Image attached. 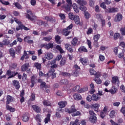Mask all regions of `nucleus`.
Instances as JSON below:
<instances>
[{
    "mask_svg": "<svg viewBox=\"0 0 125 125\" xmlns=\"http://www.w3.org/2000/svg\"><path fill=\"white\" fill-rule=\"evenodd\" d=\"M31 40V37L30 36H26L24 38V42H27V43H34V41L33 40Z\"/></svg>",
    "mask_w": 125,
    "mask_h": 125,
    "instance_id": "13",
    "label": "nucleus"
},
{
    "mask_svg": "<svg viewBox=\"0 0 125 125\" xmlns=\"http://www.w3.org/2000/svg\"><path fill=\"white\" fill-rule=\"evenodd\" d=\"M40 86L42 88H46V87H47V86H46V83L45 82H42Z\"/></svg>",
    "mask_w": 125,
    "mask_h": 125,
    "instance_id": "50",
    "label": "nucleus"
},
{
    "mask_svg": "<svg viewBox=\"0 0 125 125\" xmlns=\"http://www.w3.org/2000/svg\"><path fill=\"white\" fill-rule=\"evenodd\" d=\"M88 90V88L87 87H85L83 88H81L79 90V93H83V92H85V91H87Z\"/></svg>",
    "mask_w": 125,
    "mask_h": 125,
    "instance_id": "40",
    "label": "nucleus"
},
{
    "mask_svg": "<svg viewBox=\"0 0 125 125\" xmlns=\"http://www.w3.org/2000/svg\"><path fill=\"white\" fill-rule=\"evenodd\" d=\"M6 109L7 110H8L9 111H10V112H13L14 111H15V109L14 108H13L12 107L8 105V104H6Z\"/></svg>",
    "mask_w": 125,
    "mask_h": 125,
    "instance_id": "38",
    "label": "nucleus"
},
{
    "mask_svg": "<svg viewBox=\"0 0 125 125\" xmlns=\"http://www.w3.org/2000/svg\"><path fill=\"white\" fill-rule=\"evenodd\" d=\"M53 47V43H49L47 44V48L46 49H49V48H52Z\"/></svg>",
    "mask_w": 125,
    "mask_h": 125,
    "instance_id": "51",
    "label": "nucleus"
},
{
    "mask_svg": "<svg viewBox=\"0 0 125 125\" xmlns=\"http://www.w3.org/2000/svg\"><path fill=\"white\" fill-rule=\"evenodd\" d=\"M14 5L17 7L18 9H22V6L18 2L13 3Z\"/></svg>",
    "mask_w": 125,
    "mask_h": 125,
    "instance_id": "39",
    "label": "nucleus"
},
{
    "mask_svg": "<svg viewBox=\"0 0 125 125\" xmlns=\"http://www.w3.org/2000/svg\"><path fill=\"white\" fill-rule=\"evenodd\" d=\"M11 41L8 39H4L2 42V47H3V45H8L10 44Z\"/></svg>",
    "mask_w": 125,
    "mask_h": 125,
    "instance_id": "12",
    "label": "nucleus"
},
{
    "mask_svg": "<svg viewBox=\"0 0 125 125\" xmlns=\"http://www.w3.org/2000/svg\"><path fill=\"white\" fill-rule=\"evenodd\" d=\"M43 105L45 106H50L51 105V103L49 101H44L43 102Z\"/></svg>",
    "mask_w": 125,
    "mask_h": 125,
    "instance_id": "46",
    "label": "nucleus"
},
{
    "mask_svg": "<svg viewBox=\"0 0 125 125\" xmlns=\"http://www.w3.org/2000/svg\"><path fill=\"white\" fill-rule=\"evenodd\" d=\"M89 121L90 122V123H92V124H94L95 123H96L97 118L95 115L90 116L89 118Z\"/></svg>",
    "mask_w": 125,
    "mask_h": 125,
    "instance_id": "10",
    "label": "nucleus"
},
{
    "mask_svg": "<svg viewBox=\"0 0 125 125\" xmlns=\"http://www.w3.org/2000/svg\"><path fill=\"white\" fill-rule=\"evenodd\" d=\"M94 81L97 83L98 84H101L102 83V81L100 79V78H95Z\"/></svg>",
    "mask_w": 125,
    "mask_h": 125,
    "instance_id": "44",
    "label": "nucleus"
},
{
    "mask_svg": "<svg viewBox=\"0 0 125 125\" xmlns=\"http://www.w3.org/2000/svg\"><path fill=\"white\" fill-rule=\"evenodd\" d=\"M89 72L90 73L91 75H94V76L96 75V71H95L93 68H91L89 70Z\"/></svg>",
    "mask_w": 125,
    "mask_h": 125,
    "instance_id": "52",
    "label": "nucleus"
},
{
    "mask_svg": "<svg viewBox=\"0 0 125 125\" xmlns=\"http://www.w3.org/2000/svg\"><path fill=\"white\" fill-rule=\"evenodd\" d=\"M70 125H81V122H79V119H76L75 122H71Z\"/></svg>",
    "mask_w": 125,
    "mask_h": 125,
    "instance_id": "34",
    "label": "nucleus"
},
{
    "mask_svg": "<svg viewBox=\"0 0 125 125\" xmlns=\"http://www.w3.org/2000/svg\"><path fill=\"white\" fill-rule=\"evenodd\" d=\"M66 61L67 59L66 58H62L60 63V66H63V65H65V64H66Z\"/></svg>",
    "mask_w": 125,
    "mask_h": 125,
    "instance_id": "30",
    "label": "nucleus"
},
{
    "mask_svg": "<svg viewBox=\"0 0 125 125\" xmlns=\"http://www.w3.org/2000/svg\"><path fill=\"white\" fill-rule=\"evenodd\" d=\"M71 6L72 5L66 4L63 6V8H64L66 11H70Z\"/></svg>",
    "mask_w": 125,
    "mask_h": 125,
    "instance_id": "23",
    "label": "nucleus"
},
{
    "mask_svg": "<svg viewBox=\"0 0 125 125\" xmlns=\"http://www.w3.org/2000/svg\"><path fill=\"white\" fill-rule=\"evenodd\" d=\"M29 119H30V115L28 113H25L22 116V120L23 122H28Z\"/></svg>",
    "mask_w": 125,
    "mask_h": 125,
    "instance_id": "11",
    "label": "nucleus"
},
{
    "mask_svg": "<svg viewBox=\"0 0 125 125\" xmlns=\"http://www.w3.org/2000/svg\"><path fill=\"white\" fill-rule=\"evenodd\" d=\"M65 111L66 113H69V114L75 113L76 111L75 105H72L70 108H66Z\"/></svg>",
    "mask_w": 125,
    "mask_h": 125,
    "instance_id": "3",
    "label": "nucleus"
},
{
    "mask_svg": "<svg viewBox=\"0 0 125 125\" xmlns=\"http://www.w3.org/2000/svg\"><path fill=\"white\" fill-rule=\"evenodd\" d=\"M44 58H45V59H47V60H50V59H52V58H53V55L51 53H47L45 54Z\"/></svg>",
    "mask_w": 125,
    "mask_h": 125,
    "instance_id": "16",
    "label": "nucleus"
},
{
    "mask_svg": "<svg viewBox=\"0 0 125 125\" xmlns=\"http://www.w3.org/2000/svg\"><path fill=\"white\" fill-rule=\"evenodd\" d=\"M120 34L119 33H115L114 35V40H118V39H119V38L120 37Z\"/></svg>",
    "mask_w": 125,
    "mask_h": 125,
    "instance_id": "57",
    "label": "nucleus"
},
{
    "mask_svg": "<svg viewBox=\"0 0 125 125\" xmlns=\"http://www.w3.org/2000/svg\"><path fill=\"white\" fill-rule=\"evenodd\" d=\"M79 115H81V112L80 111H77V110L72 114V117H76V116H79Z\"/></svg>",
    "mask_w": 125,
    "mask_h": 125,
    "instance_id": "47",
    "label": "nucleus"
},
{
    "mask_svg": "<svg viewBox=\"0 0 125 125\" xmlns=\"http://www.w3.org/2000/svg\"><path fill=\"white\" fill-rule=\"evenodd\" d=\"M89 4L90 6L93 7L94 6V1L93 0H90L89 1Z\"/></svg>",
    "mask_w": 125,
    "mask_h": 125,
    "instance_id": "56",
    "label": "nucleus"
},
{
    "mask_svg": "<svg viewBox=\"0 0 125 125\" xmlns=\"http://www.w3.org/2000/svg\"><path fill=\"white\" fill-rule=\"evenodd\" d=\"M76 16V15H74L73 13H69L68 14L69 18V19H71V20H73Z\"/></svg>",
    "mask_w": 125,
    "mask_h": 125,
    "instance_id": "43",
    "label": "nucleus"
},
{
    "mask_svg": "<svg viewBox=\"0 0 125 125\" xmlns=\"http://www.w3.org/2000/svg\"><path fill=\"white\" fill-rule=\"evenodd\" d=\"M60 36L57 35L55 37V39L56 41L57 42V43H61V42H60Z\"/></svg>",
    "mask_w": 125,
    "mask_h": 125,
    "instance_id": "49",
    "label": "nucleus"
},
{
    "mask_svg": "<svg viewBox=\"0 0 125 125\" xmlns=\"http://www.w3.org/2000/svg\"><path fill=\"white\" fill-rule=\"evenodd\" d=\"M15 21L17 24H18V25H20V26H21V24H22V22H21L19 20L17 19V18L15 19Z\"/></svg>",
    "mask_w": 125,
    "mask_h": 125,
    "instance_id": "62",
    "label": "nucleus"
},
{
    "mask_svg": "<svg viewBox=\"0 0 125 125\" xmlns=\"http://www.w3.org/2000/svg\"><path fill=\"white\" fill-rule=\"evenodd\" d=\"M32 108L33 109L34 111L36 112V113H41V108L39 106L33 105H32Z\"/></svg>",
    "mask_w": 125,
    "mask_h": 125,
    "instance_id": "20",
    "label": "nucleus"
},
{
    "mask_svg": "<svg viewBox=\"0 0 125 125\" xmlns=\"http://www.w3.org/2000/svg\"><path fill=\"white\" fill-rule=\"evenodd\" d=\"M61 75L63 77H66V78H70L71 74L68 72H62Z\"/></svg>",
    "mask_w": 125,
    "mask_h": 125,
    "instance_id": "33",
    "label": "nucleus"
},
{
    "mask_svg": "<svg viewBox=\"0 0 125 125\" xmlns=\"http://www.w3.org/2000/svg\"><path fill=\"white\" fill-rule=\"evenodd\" d=\"M101 99V97L98 94H93L92 95V100L93 101H99Z\"/></svg>",
    "mask_w": 125,
    "mask_h": 125,
    "instance_id": "8",
    "label": "nucleus"
},
{
    "mask_svg": "<svg viewBox=\"0 0 125 125\" xmlns=\"http://www.w3.org/2000/svg\"><path fill=\"white\" fill-rule=\"evenodd\" d=\"M99 107H100V104H95L90 105V107L94 108V111L96 112H98V108Z\"/></svg>",
    "mask_w": 125,
    "mask_h": 125,
    "instance_id": "14",
    "label": "nucleus"
},
{
    "mask_svg": "<svg viewBox=\"0 0 125 125\" xmlns=\"http://www.w3.org/2000/svg\"><path fill=\"white\" fill-rule=\"evenodd\" d=\"M70 33H71V31L66 28L63 30V34L64 36H69V34H70Z\"/></svg>",
    "mask_w": 125,
    "mask_h": 125,
    "instance_id": "37",
    "label": "nucleus"
},
{
    "mask_svg": "<svg viewBox=\"0 0 125 125\" xmlns=\"http://www.w3.org/2000/svg\"><path fill=\"white\" fill-rule=\"evenodd\" d=\"M12 84L16 89H19L20 88V83H19V81L13 80Z\"/></svg>",
    "mask_w": 125,
    "mask_h": 125,
    "instance_id": "6",
    "label": "nucleus"
},
{
    "mask_svg": "<svg viewBox=\"0 0 125 125\" xmlns=\"http://www.w3.org/2000/svg\"><path fill=\"white\" fill-rule=\"evenodd\" d=\"M74 71L79 72V71H80V66H78V65L75 64L74 66Z\"/></svg>",
    "mask_w": 125,
    "mask_h": 125,
    "instance_id": "58",
    "label": "nucleus"
},
{
    "mask_svg": "<svg viewBox=\"0 0 125 125\" xmlns=\"http://www.w3.org/2000/svg\"><path fill=\"white\" fill-rule=\"evenodd\" d=\"M57 67V64H54L51 66V69L49 71V73H54L55 72V68Z\"/></svg>",
    "mask_w": 125,
    "mask_h": 125,
    "instance_id": "26",
    "label": "nucleus"
},
{
    "mask_svg": "<svg viewBox=\"0 0 125 125\" xmlns=\"http://www.w3.org/2000/svg\"><path fill=\"white\" fill-rule=\"evenodd\" d=\"M50 114H47L46 117L44 119L45 124H48V122H50Z\"/></svg>",
    "mask_w": 125,
    "mask_h": 125,
    "instance_id": "27",
    "label": "nucleus"
},
{
    "mask_svg": "<svg viewBox=\"0 0 125 125\" xmlns=\"http://www.w3.org/2000/svg\"><path fill=\"white\" fill-rule=\"evenodd\" d=\"M36 120L37 122H39L40 123H41V121H42V120H41V115H37L36 116Z\"/></svg>",
    "mask_w": 125,
    "mask_h": 125,
    "instance_id": "63",
    "label": "nucleus"
},
{
    "mask_svg": "<svg viewBox=\"0 0 125 125\" xmlns=\"http://www.w3.org/2000/svg\"><path fill=\"white\" fill-rule=\"evenodd\" d=\"M75 22V24L77 25H80V26H82L83 23L81 22V20H80V17L79 16H75L74 18L72 20Z\"/></svg>",
    "mask_w": 125,
    "mask_h": 125,
    "instance_id": "4",
    "label": "nucleus"
},
{
    "mask_svg": "<svg viewBox=\"0 0 125 125\" xmlns=\"http://www.w3.org/2000/svg\"><path fill=\"white\" fill-rule=\"evenodd\" d=\"M96 18L99 20H102V15L100 14H98L96 15Z\"/></svg>",
    "mask_w": 125,
    "mask_h": 125,
    "instance_id": "61",
    "label": "nucleus"
},
{
    "mask_svg": "<svg viewBox=\"0 0 125 125\" xmlns=\"http://www.w3.org/2000/svg\"><path fill=\"white\" fill-rule=\"evenodd\" d=\"M72 75L74 76V77H78L79 76V71L74 70L72 72Z\"/></svg>",
    "mask_w": 125,
    "mask_h": 125,
    "instance_id": "55",
    "label": "nucleus"
},
{
    "mask_svg": "<svg viewBox=\"0 0 125 125\" xmlns=\"http://www.w3.org/2000/svg\"><path fill=\"white\" fill-rule=\"evenodd\" d=\"M59 106H60V108H64L67 105V102L66 101H61L58 103Z\"/></svg>",
    "mask_w": 125,
    "mask_h": 125,
    "instance_id": "18",
    "label": "nucleus"
},
{
    "mask_svg": "<svg viewBox=\"0 0 125 125\" xmlns=\"http://www.w3.org/2000/svg\"><path fill=\"white\" fill-rule=\"evenodd\" d=\"M123 19V16L121 14H117L116 16V21L119 22Z\"/></svg>",
    "mask_w": 125,
    "mask_h": 125,
    "instance_id": "25",
    "label": "nucleus"
},
{
    "mask_svg": "<svg viewBox=\"0 0 125 125\" xmlns=\"http://www.w3.org/2000/svg\"><path fill=\"white\" fill-rule=\"evenodd\" d=\"M73 98L75 100H82L83 98L81 96V94L75 93L73 94Z\"/></svg>",
    "mask_w": 125,
    "mask_h": 125,
    "instance_id": "15",
    "label": "nucleus"
},
{
    "mask_svg": "<svg viewBox=\"0 0 125 125\" xmlns=\"http://www.w3.org/2000/svg\"><path fill=\"white\" fill-rule=\"evenodd\" d=\"M80 8L81 10H82V11H84V12H85L86 9H87L86 8V7L83 5L80 6Z\"/></svg>",
    "mask_w": 125,
    "mask_h": 125,
    "instance_id": "53",
    "label": "nucleus"
},
{
    "mask_svg": "<svg viewBox=\"0 0 125 125\" xmlns=\"http://www.w3.org/2000/svg\"><path fill=\"white\" fill-rule=\"evenodd\" d=\"M45 20H46V21H54V18L51 17V16H46L44 18Z\"/></svg>",
    "mask_w": 125,
    "mask_h": 125,
    "instance_id": "35",
    "label": "nucleus"
},
{
    "mask_svg": "<svg viewBox=\"0 0 125 125\" xmlns=\"http://www.w3.org/2000/svg\"><path fill=\"white\" fill-rule=\"evenodd\" d=\"M29 67H30V63L28 62L24 63L21 67L22 72L26 71L27 73H29V72L31 71V69L29 68Z\"/></svg>",
    "mask_w": 125,
    "mask_h": 125,
    "instance_id": "2",
    "label": "nucleus"
},
{
    "mask_svg": "<svg viewBox=\"0 0 125 125\" xmlns=\"http://www.w3.org/2000/svg\"><path fill=\"white\" fill-rule=\"evenodd\" d=\"M99 39H100V34H97L95 35L93 37V40L94 41V44L96 43L97 45H98V43H97V42H98V40H99Z\"/></svg>",
    "mask_w": 125,
    "mask_h": 125,
    "instance_id": "19",
    "label": "nucleus"
},
{
    "mask_svg": "<svg viewBox=\"0 0 125 125\" xmlns=\"http://www.w3.org/2000/svg\"><path fill=\"white\" fill-rule=\"evenodd\" d=\"M77 42L78 39L77 38L73 39V40L71 41V44L74 46L77 44Z\"/></svg>",
    "mask_w": 125,
    "mask_h": 125,
    "instance_id": "42",
    "label": "nucleus"
},
{
    "mask_svg": "<svg viewBox=\"0 0 125 125\" xmlns=\"http://www.w3.org/2000/svg\"><path fill=\"white\" fill-rule=\"evenodd\" d=\"M12 101H13V97L10 95L7 96L6 105H8L10 102H12Z\"/></svg>",
    "mask_w": 125,
    "mask_h": 125,
    "instance_id": "21",
    "label": "nucleus"
},
{
    "mask_svg": "<svg viewBox=\"0 0 125 125\" xmlns=\"http://www.w3.org/2000/svg\"><path fill=\"white\" fill-rule=\"evenodd\" d=\"M78 51L79 52H87V49L84 46H81L79 49Z\"/></svg>",
    "mask_w": 125,
    "mask_h": 125,
    "instance_id": "24",
    "label": "nucleus"
},
{
    "mask_svg": "<svg viewBox=\"0 0 125 125\" xmlns=\"http://www.w3.org/2000/svg\"><path fill=\"white\" fill-rule=\"evenodd\" d=\"M26 17L27 18V19H29V20H31V21H34V20L36 19V16H35V13L32 12L31 10H28L27 11V14L26 15Z\"/></svg>",
    "mask_w": 125,
    "mask_h": 125,
    "instance_id": "1",
    "label": "nucleus"
},
{
    "mask_svg": "<svg viewBox=\"0 0 125 125\" xmlns=\"http://www.w3.org/2000/svg\"><path fill=\"white\" fill-rule=\"evenodd\" d=\"M121 32V34L123 36H125V28H121L120 29Z\"/></svg>",
    "mask_w": 125,
    "mask_h": 125,
    "instance_id": "64",
    "label": "nucleus"
},
{
    "mask_svg": "<svg viewBox=\"0 0 125 125\" xmlns=\"http://www.w3.org/2000/svg\"><path fill=\"white\" fill-rule=\"evenodd\" d=\"M109 116L111 119H113L115 117V110L111 111L109 114Z\"/></svg>",
    "mask_w": 125,
    "mask_h": 125,
    "instance_id": "54",
    "label": "nucleus"
},
{
    "mask_svg": "<svg viewBox=\"0 0 125 125\" xmlns=\"http://www.w3.org/2000/svg\"><path fill=\"white\" fill-rule=\"evenodd\" d=\"M112 83L114 84H117V85H119V83H120V81H119V77L117 76H113L112 77Z\"/></svg>",
    "mask_w": 125,
    "mask_h": 125,
    "instance_id": "7",
    "label": "nucleus"
},
{
    "mask_svg": "<svg viewBox=\"0 0 125 125\" xmlns=\"http://www.w3.org/2000/svg\"><path fill=\"white\" fill-rule=\"evenodd\" d=\"M119 11V9L118 8H108V12L109 13H115V12H118Z\"/></svg>",
    "mask_w": 125,
    "mask_h": 125,
    "instance_id": "17",
    "label": "nucleus"
},
{
    "mask_svg": "<svg viewBox=\"0 0 125 125\" xmlns=\"http://www.w3.org/2000/svg\"><path fill=\"white\" fill-rule=\"evenodd\" d=\"M51 40H52V37L51 36L43 38V41H45V42H50Z\"/></svg>",
    "mask_w": 125,
    "mask_h": 125,
    "instance_id": "41",
    "label": "nucleus"
},
{
    "mask_svg": "<svg viewBox=\"0 0 125 125\" xmlns=\"http://www.w3.org/2000/svg\"><path fill=\"white\" fill-rule=\"evenodd\" d=\"M7 76H9V78H13V77H15L16 75H18V72H15V71L11 72V70H9L7 72Z\"/></svg>",
    "mask_w": 125,
    "mask_h": 125,
    "instance_id": "5",
    "label": "nucleus"
},
{
    "mask_svg": "<svg viewBox=\"0 0 125 125\" xmlns=\"http://www.w3.org/2000/svg\"><path fill=\"white\" fill-rule=\"evenodd\" d=\"M84 17L86 19H88L90 17V14L87 12H84Z\"/></svg>",
    "mask_w": 125,
    "mask_h": 125,
    "instance_id": "45",
    "label": "nucleus"
},
{
    "mask_svg": "<svg viewBox=\"0 0 125 125\" xmlns=\"http://www.w3.org/2000/svg\"><path fill=\"white\" fill-rule=\"evenodd\" d=\"M100 6L104 9H106V5L105 2H103L102 3H101L100 4Z\"/></svg>",
    "mask_w": 125,
    "mask_h": 125,
    "instance_id": "59",
    "label": "nucleus"
},
{
    "mask_svg": "<svg viewBox=\"0 0 125 125\" xmlns=\"http://www.w3.org/2000/svg\"><path fill=\"white\" fill-rule=\"evenodd\" d=\"M34 67L40 71L41 69L42 68V64L39 62H35L34 63Z\"/></svg>",
    "mask_w": 125,
    "mask_h": 125,
    "instance_id": "28",
    "label": "nucleus"
},
{
    "mask_svg": "<svg viewBox=\"0 0 125 125\" xmlns=\"http://www.w3.org/2000/svg\"><path fill=\"white\" fill-rule=\"evenodd\" d=\"M61 83H63V84H68L69 83V81L67 79H63L61 81Z\"/></svg>",
    "mask_w": 125,
    "mask_h": 125,
    "instance_id": "48",
    "label": "nucleus"
},
{
    "mask_svg": "<svg viewBox=\"0 0 125 125\" xmlns=\"http://www.w3.org/2000/svg\"><path fill=\"white\" fill-rule=\"evenodd\" d=\"M9 53L12 57H15V51H14L13 48H11L9 49Z\"/></svg>",
    "mask_w": 125,
    "mask_h": 125,
    "instance_id": "31",
    "label": "nucleus"
},
{
    "mask_svg": "<svg viewBox=\"0 0 125 125\" xmlns=\"http://www.w3.org/2000/svg\"><path fill=\"white\" fill-rule=\"evenodd\" d=\"M16 44H17V41L16 40H14L12 43H10L9 45L11 47H12L13 45H16Z\"/></svg>",
    "mask_w": 125,
    "mask_h": 125,
    "instance_id": "60",
    "label": "nucleus"
},
{
    "mask_svg": "<svg viewBox=\"0 0 125 125\" xmlns=\"http://www.w3.org/2000/svg\"><path fill=\"white\" fill-rule=\"evenodd\" d=\"M75 1H76L77 3L80 5V6L82 5H86V4H87V2L84 0H75Z\"/></svg>",
    "mask_w": 125,
    "mask_h": 125,
    "instance_id": "9",
    "label": "nucleus"
},
{
    "mask_svg": "<svg viewBox=\"0 0 125 125\" xmlns=\"http://www.w3.org/2000/svg\"><path fill=\"white\" fill-rule=\"evenodd\" d=\"M73 8L74 10V11L76 13H78L79 12L80 9L78 7V6L77 5V4L74 3L72 5Z\"/></svg>",
    "mask_w": 125,
    "mask_h": 125,
    "instance_id": "29",
    "label": "nucleus"
},
{
    "mask_svg": "<svg viewBox=\"0 0 125 125\" xmlns=\"http://www.w3.org/2000/svg\"><path fill=\"white\" fill-rule=\"evenodd\" d=\"M80 61L83 65H87V59L86 58H81Z\"/></svg>",
    "mask_w": 125,
    "mask_h": 125,
    "instance_id": "22",
    "label": "nucleus"
},
{
    "mask_svg": "<svg viewBox=\"0 0 125 125\" xmlns=\"http://www.w3.org/2000/svg\"><path fill=\"white\" fill-rule=\"evenodd\" d=\"M56 49H57V50H59V51H60V53H65V51H64L63 49H62L61 46L59 45H57L56 46Z\"/></svg>",
    "mask_w": 125,
    "mask_h": 125,
    "instance_id": "32",
    "label": "nucleus"
},
{
    "mask_svg": "<svg viewBox=\"0 0 125 125\" xmlns=\"http://www.w3.org/2000/svg\"><path fill=\"white\" fill-rule=\"evenodd\" d=\"M117 88H115V87H112L111 89L109 90V92H110L111 94H115L117 92Z\"/></svg>",
    "mask_w": 125,
    "mask_h": 125,
    "instance_id": "36",
    "label": "nucleus"
}]
</instances>
